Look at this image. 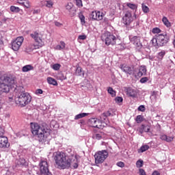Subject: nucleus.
<instances>
[{
	"label": "nucleus",
	"instance_id": "nucleus-26",
	"mask_svg": "<svg viewBox=\"0 0 175 175\" xmlns=\"http://www.w3.org/2000/svg\"><path fill=\"white\" fill-rule=\"evenodd\" d=\"M47 82L49 83V84H51L52 85H58L57 81L54 79V78L50 77L47 78Z\"/></svg>",
	"mask_w": 175,
	"mask_h": 175
},
{
	"label": "nucleus",
	"instance_id": "nucleus-51",
	"mask_svg": "<svg viewBox=\"0 0 175 175\" xmlns=\"http://www.w3.org/2000/svg\"><path fill=\"white\" fill-rule=\"evenodd\" d=\"M36 94H43V90H42V89H38L36 91Z\"/></svg>",
	"mask_w": 175,
	"mask_h": 175
},
{
	"label": "nucleus",
	"instance_id": "nucleus-6",
	"mask_svg": "<svg viewBox=\"0 0 175 175\" xmlns=\"http://www.w3.org/2000/svg\"><path fill=\"white\" fill-rule=\"evenodd\" d=\"M101 39L103 42H105L106 46H115L118 40V37L109 31H106L102 35Z\"/></svg>",
	"mask_w": 175,
	"mask_h": 175
},
{
	"label": "nucleus",
	"instance_id": "nucleus-52",
	"mask_svg": "<svg viewBox=\"0 0 175 175\" xmlns=\"http://www.w3.org/2000/svg\"><path fill=\"white\" fill-rule=\"evenodd\" d=\"M24 2H25V0H18L17 3H19V5H21L23 6Z\"/></svg>",
	"mask_w": 175,
	"mask_h": 175
},
{
	"label": "nucleus",
	"instance_id": "nucleus-33",
	"mask_svg": "<svg viewBox=\"0 0 175 175\" xmlns=\"http://www.w3.org/2000/svg\"><path fill=\"white\" fill-rule=\"evenodd\" d=\"M58 80H61V81H64V80H66V76H65L63 73H59L57 75Z\"/></svg>",
	"mask_w": 175,
	"mask_h": 175
},
{
	"label": "nucleus",
	"instance_id": "nucleus-20",
	"mask_svg": "<svg viewBox=\"0 0 175 175\" xmlns=\"http://www.w3.org/2000/svg\"><path fill=\"white\" fill-rule=\"evenodd\" d=\"M160 139L163 140L164 142H167V143H170L173 142L174 137H167V135L163 134L160 135Z\"/></svg>",
	"mask_w": 175,
	"mask_h": 175
},
{
	"label": "nucleus",
	"instance_id": "nucleus-37",
	"mask_svg": "<svg viewBox=\"0 0 175 175\" xmlns=\"http://www.w3.org/2000/svg\"><path fill=\"white\" fill-rule=\"evenodd\" d=\"M79 19L81 20V23L82 25H84V24H85V16H84L83 14H79Z\"/></svg>",
	"mask_w": 175,
	"mask_h": 175
},
{
	"label": "nucleus",
	"instance_id": "nucleus-19",
	"mask_svg": "<svg viewBox=\"0 0 175 175\" xmlns=\"http://www.w3.org/2000/svg\"><path fill=\"white\" fill-rule=\"evenodd\" d=\"M138 131L139 133L143 134L144 132H150V126L142 124L139 129Z\"/></svg>",
	"mask_w": 175,
	"mask_h": 175
},
{
	"label": "nucleus",
	"instance_id": "nucleus-40",
	"mask_svg": "<svg viewBox=\"0 0 175 175\" xmlns=\"http://www.w3.org/2000/svg\"><path fill=\"white\" fill-rule=\"evenodd\" d=\"M72 8H73V3H68L66 5V10H68V12H70V10H72Z\"/></svg>",
	"mask_w": 175,
	"mask_h": 175
},
{
	"label": "nucleus",
	"instance_id": "nucleus-45",
	"mask_svg": "<svg viewBox=\"0 0 175 175\" xmlns=\"http://www.w3.org/2000/svg\"><path fill=\"white\" fill-rule=\"evenodd\" d=\"M148 81V77H142L140 79V83H142V84H144V83H147Z\"/></svg>",
	"mask_w": 175,
	"mask_h": 175
},
{
	"label": "nucleus",
	"instance_id": "nucleus-16",
	"mask_svg": "<svg viewBox=\"0 0 175 175\" xmlns=\"http://www.w3.org/2000/svg\"><path fill=\"white\" fill-rule=\"evenodd\" d=\"M130 40L137 49H142L143 47V44L140 42V37L133 36L130 38Z\"/></svg>",
	"mask_w": 175,
	"mask_h": 175
},
{
	"label": "nucleus",
	"instance_id": "nucleus-57",
	"mask_svg": "<svg viewBox=\"0 0 175 175\" xmlns=\"http://www.w3.org/2000/svg\"><path fill=\"white\" fill-rule=\"evenodd\" d=\"M3 107V104L2 103V102L0 101V113H1V110H2Z\"/></svg>",
	"mask_w": 175,
	"mask_h": 175
},
{
	"label": "nucleus",
	"instance_id": "nucleus-10",
	"mask_svg": "<svg viewBox=\"0 0 175 175\" xmlns=\"http://www.w3.org/2000/svg\"><path fill=\"white\" fill-rule=\"evenodd\" d=\"M40 172L41 175H53L49 170V163L46 160H41L39 164Z\"/></svg>",
	"mask_w": 175,
	"mask_h": 175
},
{
	"label": "nucleus",
	"instance_id": "nucleus-7",
	"mask_svg": "<svg viewBox=\"0 0 175 175\" xmlns=\"http://www.w3.org/2000/svg\"><path fill=\"white\" fill-rule=\"evenodd\" d=\"M31 38L35 40L38 45L31 46V50L40 49V47H43L44 46V42L43 41V35L42 33H39L38 31H33L30 34Z\"/></svg>",
	"mask_w": 175,
	"mask_h": 175
},
{
	"label": "nucleus",
	"instance_id": "nucleus-34",
	"mask_svg": "<svg viewBox=\"0 0 175 175\" xmlns=\"http://www.w3.org/2000/svg\"><path fill=\"white\" fill-rule=\"evenodd\" d=\"M108 91V94H110V95H111V96L114 97L116 96V91H114V90H113V88L109 87L107 90Z\"/></svg>",
	"mask_w": 175,
	"mask_h": 175
},
{
	"label": "nucleus",
	"instance_id": "nucleus-35",
	"mask_svg": "<svg viewBox=\"0 0 175 175\" xmlns=\"http://www.w3.org/2000/svg\"><path fill=\"white\" fill-rule=\"evenodd\" d=\"M142 8L144 13H148V12H150V8H148V7L144 3L142 4Z\"/></svg>",
	"mask_w": 175,
	"mask_h": 175
},
{
	"label": "nucleus",
	"instance_id": "nucleus-39",
	"mask_svg": "<svg viewBox=\"0 0 175 175\" xmlns=\"http://www.w3.org/2000/svg\"><path fill=\"white\" fill-rule=\"evenodd\" d=\"M25 8H27V9H29V8L31 7V4L29 3V1L25 0V2L23 3V5Z\"/></svg>",
	"mask_w": 175,
	"mask_h": 175
},
{
	"label": "nucleus",
	"instance_id": "nucleus-3",
	"mask_svg": "<svg viewBox=\"0 0 175 175\" xmlns=\"http://www.w3.org/2000/svg\"><path fill=\"white\" fill-rule=\"evenodd\" d=\"M18 92V96L15 98V102L16 105H19L21 107H25L27 105L31 103L32 97L28 92H25L24 87L18 86L16 88Z\"/></svg>",
	"mask_w": 175,
	"mask_h": 175
},
{
	"label": "nucleus",
	"instance_id": "nucleus-56",
	"mask_svg": "<svg viewBox=\"0 0 175 175\" xmlns=\"http://www.w3.org/2000/svg\"><path fill=\"white\" fill-rule=\"evenodd\" d=\"M152 175H161V174L158 171H154L153 172Z\"/></svg>",
	"mask_w": 175,
	"mask_h": 175
},
{
	"label": "nucleus",
	"instance_id": "nucleus-15",
	"mask_svg": "<svg viewBox=\"0 0 175 175\" xmlns=\"http://www.w3.org/2000/svg\"><path fill=\"white\" fill-rule=\"evenodd\" d=\"M90 18H92V20H94L96 21H100V20H103V14H102L99 11H93L90 14Z\"/></svg>",
	"mask_w": 175,
	"mask_h": 175
},
{
	"label": "nucleus",
	"instance_id": "nucleus-29",
	"mask_svg": "<svg viewBox=\"0 0 175 175\" xmlns=\"http://www.w3.org/2000/svg\"><path fill=\"white\" fill-rule=\"evenodd\" d=\"M166 54V51H161L159 52L157 55V58L161 61L163 59V57H165V55Z\"/></svg>",
	"mask_w": 175,
	"mask_h": 175
},
{
	"label": "nucleus",
	"instance_id": "nucleus-54",
	"mask_svg": "<svg viewBox=\"0 0 175 175\" xmlns=\"http://www.w3.org/2000/svg\"><path fill=\"white\" fill-rule=\"evenodd\" d=\"M3 44V40L2 37V34H0V46H2Z\"/></svg>",
	"mask_w": 175,
	"mask_h": 175
},
{
	"label": "nucleus",
	"instance_id": "nucleus-18",
	"mask_svg": "<svg viewBox=\"0 0 175 175\" xmlns=\"http://www.w3.org/2000/svg\"><path fill=\"white\" fill-rule=\"evenodd\" d=\"M126 94L129 96L131 98H136L137 96V92L135 89H132L131 88H128L126 89Z\"/></svg>",
	"mask_w": 175,
	"mask_h": 175
},
{
	"label": "nucleus",
	"instance_id": "nucleus-60",
	"mask_svg": "<svg viewBox=\"0 0 175 175\" xmlns=\"http://www.w3.org/2000/svg\"><path fill=\"white\" fill-rule=\"evenodd\" d=\"M9 99H10V102H12V100H13V98L12 97H10Z\"/></svg>",
	"mask_w": 175,
	"mask_h": 175
},
{
	"label": "nucleus",
	"instance_id": "nucleus-23",
	"mask_svg": "<svg viewBox=\"0 0 175 175\" xmlns=\"http://www.w3.org/2000/svg\"><path fill=\"white\" fill-rule=\"evenodd\" d=\"M76 76H81V77H84V71H83V69L81 67L78 66L75 71Z\"/></svg>",
	"mask_w": 175,
	"mask_h": 175
},
{
	"label": "nucleus",
	"instance_id": "nucleus-14",
	"mask_svg": "<svg viewBox=\"0 0 175 175\" xmlns=\"http://www.w3.org/2000/svg\"><path fill=\"white\" fill-rule=\"evenodd\" d=\"M147 75V67L146 66H141L139 68H135V77H142Z\"/></svg>",
	"mask_w": 175,
	"mask_h": 175
},
{
	"label": "nucleus",
	"instance_id": "nucleus-46",
	"mask_svg": "<svg viewBox=\"0 0 175 175\" xmlns=\"http://www.w3.org/2000/svg\"><path fill=\"white\" fill-rule=\"evenodd\" d=\"M122 100H123L122 97L118 96V97H116V98H115V102H116V103H121V102H122Z\"/></svg>",
	"mask_w": 175,
	"mask_h": 175
},
{
	"label": "nucleus",
	"instance_id": "nucleus-41",
	"mask_svg": "<svg viewBox=\"0 0 175 175\" xmlns=\"http://www.w3.org/2000/svg\"><path fill=\"white\" fill-rule=\"evenodd\" d=\"M137 167H143V160H138L136 162Z\"/></svg>",
	"mask_w": 175,
	"mask_h": 175
},
{
	"label": "nucleus",
	"instance_id": "nucleus-25",
	"mask_svg": "<svg viewBox=\"0 0 175 175\" xmlns=\"http://www.w3.org/2000/svg\"><path fill=\"white\" fill-rule=\"evenodd\" d=\"M87 116H90V113H79L75 116V120H80L81 118H84V117H87Z\"/></svg>",
	"mask_w": 175,
	"mask_h": 175
},
{
	"label": "nucleus",
	"instance_id": "nucleus-11",
	"mask_svg": "<svg viewBox=\"0 0 175 175\" xmlns=\"http://www.w3.org/2000/svg\"><path fill=\"white\" fill-rule=\"evenodd\" d=\"M23 42H24V37L21 36L16 38L14 40L12 41L11 49H12L14 51H18L23 44Z\"/></svg>",
	"mask_w": 175,
	"mask_h": 175
},
{
	"label": "nucleus",
	"instance_id": "nucleus-31",
	"mask_svg": "<svg viewBox=\"0 0 175 175\" xmlns=\"http://www.w3.org/2000/svg\"><path fill=\"white\" fill-rule=\"evenodd\" d=\"M10 11L12 12V13H18V12H20V8L12 5L10 7Z\"/></svg>",
	"mask_w": 175,
	"mask_h": 175
},
{
	"label": "nucleus",
	"instance_id": "nucleus-53",
	"mask_svg": "<svg viewBox=\"0 0 175 175\" xmlns=\"http://www.w3.org/2000/svg\"><path fill=\"white\" fill-rule=\"evenodd\" d=\"M55 25L56 27H61L62 25V23L58 22V21H55Z\"/></svg>",
	"mask_w": 175,
	"mask_h": 175
},
{
	"label": "nucleus",
	"instance_id": "nucleus-17",
	"mask_svg": "<svg viewBox=\"0 0 175 175\" xmlns=\"http://www.w3.org/2000/svg\"><path fill=\"white\" fill-rule=\"evenodd\" d=\"M10 144L6 137H0V148H9Z\"/></svg>",
	"mask_w": 175,
	"mask_h": 175
},
{
	"label": "nucleus",
	"instance_id": "nucleus-58",
	"mask_svg": "<svg viewBox=\"0 0 175 175\" xmlns=\"http://www.w3.org/2000/svg\"><path fill=\"white\" fill-rule=\"evenodd\" d=\"M67 151H68V152H72V149L68 148V149L67 150Z\"/></svg>",
	"mask_w": 175,
	"mask_h": 175
},
{
	"label": "nucleus",
	"instance_id": "nucleus-36",
	"mask_svg": "<svg viewBox=\"0 0 175 175\" xmlns=\"http://www.w3.org/2000/svg\"><path fill=\"white\" fill-rule=\"evenodd\" d=\"M135 121L137 122V124H140L143 122V116H142L141 115L137 116Z\"/></svg>",
	"mask_w": 175,
	"mask_h": 175
},
{
	"label": "nucleus",
	"instance_id": "nucleus-62",
	"mask_svg": "<svg viewBox=\"0 0 175 175\" xmlns=\"http://www.w3.org/2000/svg\"><path fill=\"white\" fill-rule=\"evenodd\" d=\"M2 16V12H0V17Z\"/></svg>",
	"mask_w": 175,
	"mask_h": 175
},
{
	"label": "nucleus",
	"instance_id": "nucleus-55",
	"mask_svg": "<svg viewBox=\"0 0 175 175\" xmlns=\"http://www.w3.org/2000/svg\"><path fill=\"white\" fill-rule=\"evenodd\" d=\"M55 50H59V51H61V50H63L61 45L58 44L55 47Z\"/></svg>",
	"mask_w": 175,
	"mask_h": 175
},
{
	"label": "nucleus",
	"instance_id": "nucleus-1",
	"mask_svg": "<svg viewBox=\"0 0 175 175\" xmlns=\"http://www.w3.org/2000/svg\"><path fill=\"white\" fill-rule=\"evenodd\" d=\"M53 157L56 165L60 169H69L70 166H72L74 169L79 167L77 156L75 154V152H72L68 157H66V154L64 152H57L53 154Z\"/></svg>",
	"mask_w": 175,
	"mask_h": 175
},
{
	"label": "nucleus",
	"instance_id": "nucleus-48",
	"mask_svg": "<svg viewBox=\"0 0 175 175\" xmlns=\"http://www.w3.org/2000/svg\"><path fill=\"white\" fill-rule=\"evenodd\" d=\"M78 39L79 40H85L87 39V36H85V35L79 36Z\"/></svg>",
	"mask_w": 175,
	"mask_h": 175
},
{
	"label": "nucleus",
	"instance_id": "nucleus-28",
	"mask_svg": "<svg viewBox=\"0 0 175 175\" xmlns=\"http://www.w3.org/2000/svg\"><path fill=\"white\" fill-rule=\"evenodd\" d=\"M126 6L129 8V9H131V10H135L136 9H137V5L135 3H126Z\"/></svg>",
	"mask_w": 175,
	"mask_h": 175
},
{
	"label": "nucleus",
	"instance_id": "nucleus-8",
	"mask_svg": "<svg viewBox=\"0 0 175 175\" xmlns=\"http://www.w3.org/2000/svg\"><path fill=\"white\" fill-rule=\"evenodd\" d=\"M135 21V17L132 16V12L129 11H126L124 13V16L122 17V23L124 24V27L127 28L128 30L132 29L133 28V25L132 23Z\"/></svg>",
	"mask_w": 175,
	"mask_h": 175
},
{
	"label": "nucleus",
	"instance_id": "nucleus-59",
	"mask_svg": "<svg viewBox=\"0 0 175 175\" xmlns=\"http://www.w3.org/2000/svg\"><path fill=\"white\" fill-rule=\"evenodd\" d=\"M25 163V160L22 159V165H24Z\"/></svg>",
	"mask_w": 175,
	"mask_h": 175
},
{
	"label": "nucleus",
	"instance_id": "nucleus-49",
	"mask_svg": "<svg viewBox=\"0 0 175 175\" xmlns=\"http://www.w3.org/2000/svg\"><path fill=\"white\" fill-rule=\"evenodd\" d=\"M116 165L119 167H124L125 166V163H124V162H122V161L118 162Z\"/></svg>",
	"mask_w": 175,
	"mask_h": 175
},
{
	"label": "nucleus",
	"instance_id": "nucleus-13",
	"mask_svg": "<svg viewBox=\"0 0 175 175\" xmlns=\"http://www.w3.org/2000/svg\"><path fill=\"white\" fill-rule=\"evenodd\" d=\"M90 126L92 128H98V129H102V121L98 118H90L88 121Z\"/></svg>",
	"mask_w": 175,
	"mask_h": 175
},
{
	"label": "nucleus",
	"instance_id": "nucleus-61",
	"mask_svg": "<svg viewBox=\"0 0 175 175\" xmlns=\"http://www.w3.org/2000/svg\"><path fill=\"white\" fill-rule=\"evenodd\" d=\"M81 124H84V120H81Z\"/></svg>",
	"mask_w": 175,
	"mask_h": 175
},
{
	"label": "nucleus",
	"instance_id": "nucleus-32",
	"mask_svg": "<svg viewBox=\"0 0 175 175\" xmlns=\"http://www.w3.org/2000/svg\"><path fill=\"white\" fill-rule=\"evenodd\" d=\"M51 68H52V69H53V70H59V69H61V64H55L51 66Z\"/></svg>",
	"mask_w": 175,
	"mask_h": 175
},
{
	"label": "nucleus",
	"instance_id": "nucleus-4",
	"mask_svg": "<svg viewBox=\"0 0 175 175\" xmlns=\"http://www.w3.org/2000/svg\"><path fill=\"white\" fill-rule=\"evenodd\" d=\"M16 84V77L12 75H3L0 77L1 92H9L10 87Z\"/></svg>",
	"mask_w": 175,
	"mask_h": 175
},
{
	"label": "nucleus",
	"instance_id": "nucleus-38",
	"mask_svg": "<svg viewBox=\"0 0 175 175\" xmlns=\"http://www.w3.org/2000/svg\"><path fill=\"white\" fill-rule=\"evenodd\" d=\"M76 2V5L78 8H83V1L81 0H74Z\"/></svg>",
	"mask_w": 175,
	"mask_h": 175
},
{
	"label": "nucleus",
	"instance_id": "nucleus-2",
	"mask_svg": "<svg viewBox=\"0 0 175 175\" xmlns=\"http://www.w3.org/2000/svg\"><path fill=\"white\" fill-rule=\"evenodd\" d=\"M31 132L34 136H37L40 143H49L51 137L50 133L51 130L44 126H40L38 123H31Z\"/></svg>",
	"mask_w": 175,
	"mask_h": 175
},
{
	"label": "nucleus",
	"instance_id": "nucleus-50",
	"mask_svg": "<svg viewBox=\"0 0 175 175\" xmlns=\"http://www.w3.org/2000/svg\"><path fill=\"white\" fill-rule=\"evenodd\" d=\"M60 46H62V49L64 50L65 47H66V44L64 41H60Z\"/></svg>",
	"mask_w": 175,
	"mask_h": 175
},
{
	"label": "nucleus",
	"instance_id": "nucleus-21",
	"mask_svg": "<svg viewBox=\"0 0 175 175\" xmlns=\"http://www.w3.org/2000/svg\"><path fill=\"white\" fill-rule=\"evenodd\" d=\"M33 69L34 68L32 65L27 64L22 68V72H23V73H27V72H31V70H33Z\"/></svg>",
	"mask_w": 175,
	"mask_h": 175
},
{
	"label": "nucleus",
	"instance_id": "nucleus-5",
	"mask_svg": "<svg viewBox=\"0 0 175 175\" xmlns=\"http://www.w3.org/2000/svg\"><path fill=\"white\" fill-rule=\"evenodd\" d=\"M169 42V38L166 34H156L151 40L152 44L156 49L165 46Z\"/></svg>",
	"mask_w": 175,
	"mask_h": 175
},
{
	"label": "nucleus",
	"instance_id": "nucleus-30",
	"mask_svg": "<svg viewBox=\"0 0 175 175\" xmlns=\"http://www.w3.org/2000/svg\"><path fill=\"white\" fill-rule=\"evenodd\" d=\"M148 148H150V146H148V145L142 146L139 149H138V152H144L147 151Z\"/></svg>",
	"mask_w": 175,
	"mask_h": 175
},
{
	"label": "nucleus",
	"instance_id": "nucleus-12",
	"mask_svg": "<svg viewBox=\"0 0 175 175\" xmlns=\"http://www.w3.org/2000/svg\"><path fill=\"white\" fill-rule=\"evenodd\" d=\"M120 69L121 70H122V72H124V73H126V75H129V76L135 77L136 68H135L134 66H129L126 64H121Z\"/></svg>",
	"mask_w": 175,
	"mask_h": 175
},
{
	"label": "nucleus",
	"instance_id": "nucleus-9",
	"mask_svg": "<svg viewBox=\"0 0 175 175\" xmlns=\"http://www.w3.org/2000/svg\"><path fill=\"white\" fill-rule=\"evenodd\" d=\"M107 157H109L107 150H101L96 152L94 154L95 163H96V165L103 163Z\"/></svg>",
	"mask_w": 175,
	"mask_h": 175
},
{
	"label": "nucleus",
	"instance_id": "nucleus-43",
	"mask_svg": "<svg viewBox=\"0 0 175 175\" xmlns=\"http://www.w3.org/2000/svg\"><path fill=\"white\" fill-rule=\"evenodd\" d=\"M5 137V129L0 126V137Z\"/></svg>",
	"mask_w": 175,
	"mask_h": 175
},
{
	"label": "nucleus",
	"instance_id": "nucleus-22",
	"mask_svg": "<svg viewBox=\"0 0 175 175\" xmlns=\"http://www.w3.org/2000/svg\"><path fill=\"white\" fill-rule=\"evenodd\" d=\"M92 139H94V140H102V139H103V133L93 134Z\"/></svg>",
	"mask_w": 175,
	"mask_h": 175
},
{
	"label": "nucleus",
	"instance_id": "nucleus-47",
	"mask_svg": "<svg viewBox=\"0 0 175 175\" xmlns=\"http://www.w3.org/2000/svg\"><path fill=\"white\" fill-rule=\"evenodd\" d=\"M138 111H146V107L144 105H140L138 107Z\"/></svg>",
	"mask_w": 175,
	"mask_h": 175
},
{
	"label": "nucleus",
	"instance_id": "nucleus-44",
	"mask_svg": "<svg viewBox=\"0 0 175 175\" xmlns=\"http://www.w3.org/2000/svg\"><path fill=\"white\" fill-rule=\"evenodd\" d=\"M152 33H160L161 30L159 28L156 27V28H153L152 30Z\"/></svg>",
	"mask_w": 175,
	"mask_h": 175
},
{
	"label": "nucleus",
	"instance_id": "nucleus-24",
	"mask_svg": "<svg viewBox=\"0 0 175 175\" xmlns=\"http://www.w3.org/2000/svg\"><path fill=\"white\" fill-rule=\"evenodd\" d=\"M44 3L46 8H49V9H51V8H53V6H54V2H53V1H51V0H45L44 1Z\"/></svg>",
	"mask_w": 175,
	"mask_h": 175
},
{
	"label": "nucleus",
	"instance_id": "nucleus-27",
	"mask_svg": "<svg viewBox=\"0 0 175 175\" xmlns=\"http://www.w3.org/2000/svg\"><path fill=\"white\" fill-rule=\"evenodd\" d=\"M162 21L164 24V25H165V27H167V28L171 27V24L170 22L169 21V20L167 19V18L166 16H163L162 18Z\"/></svg>",
	"mask_w": 175,
	"mask_h": 175
},
{
	"label": "nucleus",
	"instance_id": "nucleus-42",
	"mask_svg": "<svg viewBox=\"0 0 175 175\" xmlns=\"http://www.w3.org/2000/svg\"><path fill=\"white\" fill-rule=\"evenodd\" d=\"M111 116V113L110 111H107V112H104L102 115V117H105V118H107V117H110Z\"/></svg>",
	"mask_w": 175,
	"mask_h": 175
}]
</instances>
